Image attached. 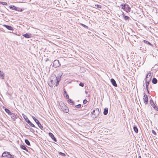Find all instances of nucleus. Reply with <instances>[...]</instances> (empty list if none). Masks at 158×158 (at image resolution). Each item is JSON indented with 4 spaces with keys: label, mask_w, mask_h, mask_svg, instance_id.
Returning <instances> with one entry per match:
<instances>
[{
    "label": "nucleus",
    "mask_w": 158,
    "mask_h": 158,
    "mask_svg": "<svg viewBox=\"0 0 158 158\" xmlns=\"http://www.w3.org/2000/svg\"><path fill=\"white\" fill-rule=\"evenodd\" d=\"M66 97L67 98H69V95L67 94H66Z\"/></svg>",
    "instance_id": "nucleus-40"
},
{
    "label": "nucleus",
    "mask_w": 158,
    "mask_h": 158,
    "mask_svg": "<svg viewBox=\"0 0 158 158\" xmlns=\"http://www.w3.org/2000/svg\"><path fill=\"white\" fill-rule=\"evenodd\" d=\"M131 8L128 5H126V8H125V11L127 12H129L130 11Z\"/></svg>",
    "instance_id": "nucleus-14"
},
{
    "label": "nucleus",
    "mask_w": 158,
    "mask_h": 158,
    "mask_svg": "<svg viewBox=\"0 0 158 158\" xmlns=\"http://www.w3.org/2000/svg\"><path fill=\"white\" fill-rule=\"evenodd\" d=\"M59 105L61 109L64 112L68 113L69 112V109L62 102H60Z\"/></svg>",
    "instance_id": "nucleus-1"
},
{
    "label": "nucleus",
    "mask_w": 158,
    "mask_h": 158,
    "mask_svg": "<svg viewBox=\"0 0 158 158\" xmlns=\"http://www.w3.org/2000/svg\"><path fill=\"white\" fill-rule=\"evenodd\" d=\"M152 132L155 135H156V132H155V131H154L153 130H152Z\"/></svg>",
    "instance_id": "nucleus-34"
},
{
    "label": "nucleus",
    "mask_w": 158,
    "mask_h": 158,
    "mask_svg": "<svg viewBox=\"0 0 158 158\" xmlns=\"http://www.w3.org/2000/svg\"><path fill=\"white\" fill-rule=\"evenodd\" d=\"M20 148L21 149L25 150L27 151H28V150L26 147L24 145H21L20 146Z\"/></svg>",
    "instance_id": "nucleus-20"
},
{
    "label": "nucleus",
    "mask_w": 158,
    "mask_h": 158,
    "mask_svg": "<svg viewBox=\"0 0 158 158\" xmlns=\"http://www.w3.org/2000/svg\"><path fill=\"white\" fill-rule=\"evenodd\" d=\"M143 100L145 104H147L148 102V97L147 95L144 94L143 96Z\"/></svg>",
    "instance_id": "nucleus-8"
},
{
    "label": "nucleus",
    "mask_w": 158,
    "mask_h": 158,
    "mask_svg": "<svg viewBox=\"0 0 158 158\" xmlns=\"http://www.w3.org/2000/svg\"><path fill=\"white\" fill-rule=\"evenodd\" d=\"M80 25L82 26L83 27H84L85 28H88V27L85 25H84V24H83L82 23H80Z\"/></svg>",
    "instance_id": "nucleus-25"
},
{
    "label": "nucleus",
    "mask_w": 158,
    "mask_h": 158,
    "mask_svg": "<svg viewBox=\"0 0 158 158\" xmlns=\"http://www.w3.org/2000/svg\"><path fill=\"white\" fill-rule=\"evenodd\" d=\"M71 104H72L73 105H75V103L73 101V102H72V103H71Z\"/></svg>",
    "instance_id": "nucleus-42"
},
{
    "label": "nucleus",
    "mask_w": 158,
    "mask_h": 158,
    "mask_svg": "<svg viewBox=\"0 0 158 158\" xmlns=\"http://www.w3.org/2000/svg\"><path fill=\"white\" fill-rule=\"evenodd\" d=\"M73 101H72V100L71 99H69L68 100V102L70 104H71V103H72V102H73Z\"/></svg>",
    "instance_id": "nucleus-31"
},
{
    "label": "nucleus",
    "mask_w": 158,
    "mask_h": 158,
    "mask_svg": "<svg viewBox=\"0 0 158 158\" xmlns=\"http://www.w3.org/2000/svg\"><path fill=\"white\" fill-rule=\"evenodd\" d=\"M3 26L5 27L6 28L11 31L13 30V29L12 27L10 26L7 25H3Z\"/></svg>",
    "instance_id": "nucleus-12"
},
{
    "label": "nucleus",
    "mask_w": 158,
    "mask_h": 158,
    "mask_svg": "<svg viewBox=\"0 0 158 158\" xmlns=\"http://www.w3.org/2000/svg\"><path fill=\"white\" fill-rule=\"evenodd\" d=\"M56 81V86H57L59 84V82H58L57 81Z\"/></svg>",
    "instance_id": "nucleus-38"
},
{
    "label": "nucleus",
    "mask_w": 158,
    "mask_h": 158,
    "mask_svg": "<svg viewBox=\"0 0 158 158\" xmlns=\"http://www.w3.org/2000/svg\"><path fill=\"white\" fill-rule=\"evenodd\" d=\"M99 114V110L98 109H96L95 110H94L91 113L92 117L95 118H96Z\"/></svg>",
    "instance_id": "nucleus-2"
},
{
    "label": "nucleus",
    "mask_w": 158,
    "mask_h": 158,
    "mask_svg": "<svg viewBox=\"0 0 158 158\" xmlns=\"http://www.w3.org/2000/svg\"><path fill=\"white\" fill-rule=\"evenodd\" d=\"M96 6L98 8H101V6L98 5H96Z\"/></svg>",
    "instance_id": "nucleus-39"
},
{
    "label": "nucleus",
    "mask_w": 158,
    "mask_h": 158,
    "mask_svg": "<svg viewBox=\"0 0 158 158\" xmlns=\"http://www.w3.org/2000/svg\"><path fill=\"white\" fill-rule=\"evenodd\" d=\"M33 129L30 128V131L32 132L33 131Z\"/></svg>",
    "instance_id": "nucleus-43"
},
{
    "label": "nucleus",
    "mask_w": 158,
    "mask_h": 158,
    "mask_svg": "<svg viewBox=\"0 0 158 158\" xmlns=\"http://www.w3.org/2000/svg\"><path fill=\"white\" fill-rule=\"evenodd\" d=\"M49 135L54 141L55 142H56L57 140L56 138L55 137L54 135L52 133H49Z\"/></svg>",
    "instance_id": "nucleus-10"
},
{
    "label": "nucleus",
    "mask_w": 158,
    "mask_h": 158,
    "mask_svg": "<svg viewBox=\"0 0 158 158\" xmlns=\"http://www.w3.org/2000/svg\"><path fill=\"white\" fill-rule=\"evenodd\" d=\"M111 82L112 83V85L114 87L117 86V85L116 83V81L114 79L112 78L111 79Z\"/></svg>",
    "instance_id": "nucleus-11"
},
{
    "label": "nucleus",
    "mask_w": 158,
    "mask_h": 158,
    "mask_svg": "<svg viewBox=\"0 0 158 158\" xmlns=\"http://www.w3.org/2000/svg\"><path fill=\"white\" fill-rule=\"evenodd\" d=\"M30 126L35 127V125L31 122H30Z\"/></svg>",
    "instance_id": "nucleus-35"
},
{
    "label": "nucleus",
    "mask_w": 158,
    "mask_h": 158,
    "mask_svg": "<svg viewBox=\"0 0 158 158\" xmlns=\"http://www.w3.org/2000/svg\"><path fill=\"white\" fill-rule=\"evenodd\" d=\"M81 104H79L76 105L75 107L77 108H80L81 107Z\"/></svg>",
    "instance_id": "nucleus-30"
},
{
    "label": "nucleus",
    "mask_w": 158,
    "mask_h": 158,
    "mask_svg": "<svg viewBox=\"0 0 158 158\" xmlns=\"http://www.w3.org/2000/svg\"><path fill=\"white\" fill-rule=\"evenodd\" d=\"M61 76V75H60L59 76H58V77H57L55 75H54L52 77H53V79H54L55 82L57 81L59 82L60 80Z\"/></svg>",
    "instance_id": "nucleus-6"
},
{
    "label": "nucleus",
    "mask_w": 158,
    "mask_h": 158,
    "mask_svg": "<svg viewBox=\"0 0 158 158\" xmlns=\"http://www.w3.org/2000/svg\"><path fill=\"white\" fill-rule=\"evenodd\" d=\"M14 8L13 9L14 10H17V8L16 7H15V6H10V9H12L13 8Z\"/></svg>",
    "instance_id": "nucleus-24"
},
{
    "label": "nucleus",
    "mask_w": 158,
    "mask_h": 158,
    "mask_svg": "<svg viewBox=\"0 0 158 158\" xmlns=\"http://www.w3.org/2000/svg\"><path fill=\"white\" fill-rule=\"evenodd\" d=\"M61 153L62 154V155H64V153H62L61 152Z\"/></svg>",
    "instance_id": "nucleus-47"
},
{
    "label": "nucleus",
    "mask_w": 158,
    "mask_h": 158,
    "mask_svg": "<svg viewBox=\"0 0 158 158\" xmlns=\"http://www.w3.org/2000/svg\"><path fill=\"white\" fill-rule=\"evenodd\" d=\"M60 65L59 61L58 60H55L53 62V66L55 68L58 67Z\"/></svg>",
    "instance_id": "nucleus-3"
},
{
    "label": "nucleus",
    "mask_w": 158,
    "mask_h": 158,
    "mask_svg": "<svg viewBox=\"0 0 158 158\" xmlns=\"http://www.w3.org/2000/svg\"><path fill=\"white\" fill-rule=\"evenodd\" d=\"M154 108L155 110H156L157 111H158V108L157 107V106H156V108L155 107Z\"/></svg>",
    "instance_id": "nucleus-41"
},
{
    "label": "nucleus",
    "mask_w": 158,
    "mask_h": 158,
    "mask_svg": "<svg viewBox=\"0 0 158 158\" xmlns=\"http://www.w3.org/2000/svg\"><path fill=\"white\" fill-rule=\"evenodd\" d=\"M25 142L26 143V144H27L28 145H30V142L27 139H25Z\"/></svg>",
    "instance_id": "nucleus-28"
},
{
    "label": "nucleus",
    "mask_w": 158,
    "mask_h": 158,
    "mask_svg": "<svg viewBox=\"0 0 158 158\" xmlns=\"http://www.w3.org/2000/svg\"><path fill=\"white\" fill-rule=\"evenodd\" d=\"M138 158H141V157L140 156H138Z\"/></svg>",
    "instance_id": "nucleus-46"
},
{
    "label": "nucleus",
    "mask_w": 158,
    "mask_h": 158,
    "mask_svg": "<svg viewBox=\"0 0 158 158\" xmlns=\"http://www.w3.org/2000/svg\"><path fill=\"white\" fill-rule=\"evenodd\" d=\"M0 3L2 4V5H6L7 4V3L6 2H0Z\"/></svg>",
    "instance_id": "nucleus-32"
},
{
    "label": "nucleus",
    "mask_w": 158,
    "mask_h": 158,
    "mask_svg": "<svg viewBox=\"0 0 158 158\" xmlns=\"http://www.w3.org/2000/svg\"><path fill=\"white\" fill-rule=\"evenodd\" d=\"M134 131L136 133L138 132V129L136 127H133Z\"/></svg>",
    "instance_id": "nucleus-22"
},
{
    "label": "nucleus",
    "mask_w": 158,
    "mask_h": 158,
    "mask_svg": "<svg viewBox=\"0 0 158 158\" xmlns=\"http://www.w3.org/2000/svg\"><path fill=\"white\" fill-rule=\"evenodd\" d=\"M120 6L122 9L125 11V8H126V5H125V4H122Z\"/></svg>",
    "instance_id": "nucleus-15"
},
{
    "label": "nucleus",
    "mask_w": 158,
    "mask_h": 158,
    "mask_svg": "<svg viewBox=\"0 0 158 158\" xmlns=\"http://www.w3.org/2000/svg\"><path fill=\"white\" fill-rule=\"evenodd\" d=\"M5 77V73L4 72L0 70V78L2 79H4Z\"/></svg>",
    "instance_id": "nucleus-9"
},
{
    "label": "nucleus",
    "mask_w": 158,
    "mask_h": 158,
    "mask_svg": "<svg viewBox=\"0 0 158 158\" xmlns=\"http://www.w3.org/2000/svg\"><path fill=\"white\" fill-rule=\"evenodd\" d=\"M22 115H23V117L24 118V119H25V121L27 122L29 124L30 123V121L29 120V119L27 117L23 114H22Z\"/></svg>",
    "instance_id": "nucleus-13"
},
{
    "label": "nucleus",
    "mask_w": 158,
    "mask_h": 158,
    "mask_svg": "<svg viewBox=\"0 0 158 158\" xmlns=\"http://www.w3.org/2000/svg\"><path fill=\"white\" fill-rule=\"evenodd\" d=\"M64 94H67V92L65 90L64 91Z\"/></svg>",
    "instance_id": "nucleus-45"
},
{
    "label": "nucleus",
    "mask_w": 158,
    "mask_h": 158,
    "mask_svg": "<svg viewBox=\"0 0 158 158\" xmlns=\"http://www.w3.org/2000/svg\"><path fill=\"white\" fill-rule=\"evenodd\" d=\"M2 156L3 157H7L9 158H11L12 156L9 152H5L3 153Z\"/></svg>",
    "instance_id": "nucleus-4"
},
{
    "label": "nucleus",
    "mask_w": 158,
    "mask_h": 158,
    "mask_svg": "<svg viewBox=\"0 0 158 158\" xmlns=\"http://www.w3.org/2000/svg\"><path fill=\"white\" fill-rule=\"evenodd\" d=\"M32 118L36 123L37 124L39 123V121L34 116H32Z\"/></svg>",
    "instance_id": "nucleus-19"
},
{
    "label": "nucleus",
    "mask_w": 158,
    "mask_h": 158,
    "mask_svg": "<svg viewBox=\"0 0 158 158\" xmlns=\"http://www.w3.org/2000/svg\"><path fill=\"white\" fill-rule=\"evenodd\" d=\"M157 80L155 78H153L152 80V82L153 84H156L157 83Z\"/></svg>",
    "instance_id": "nucleus-18"
},
{
    "label": "nucleus",
    "mask_w": 158,
    "mask_h": 158,
    "mask_svg": "<svg viewBox=\"0 0 158 158\" xmlns=\"http://www.w3.org/2000/svg\"><path fill=\"white\" fill-rule=\"evenodd\" d=\"M151 79V76L150 73H148L146 77V81L149 82Z\"/></svg>",
    "instance_id": "nucleus-7"
},
{
    "label": "nucleus",
    "mask_w": 158,
    "mask_h": 158,
    "mask_svg": "<svg viewBox=\"0 0 158 158\" xmlns=\"http://www.w3.org/2000/svg\"><path fill=\"white\" fill-rule=\"evenodd\" d=\"M87 102V101L85 99L84 100L83 102V103L84 104H86V103Z\"/></svg>",
    "instance_id": "nucleus-37"
},
{
    "label": "nucleus",
    "mask_w": 158,
    "mask_h": 158,
    "mask_svg": "<svg viewBox=\"0 0 158 158\" xmlns=\"http://www.w3.org/2000/svg\"><path fill=\"white\" fill-rule=\"evenodd\" d=\"M143 41L145 44H147L150 45L151 44V43L148 41L144 40Z\"/></svg>",
    "instance_id": "nucleus-26"
},
{
    "label": "nucleus",
    "mask_w": 158,
    "mask_h": 158,
    "mask_svg": "<svg viewBox=\"0 0 158 158\" xmlns=\"http://www.w3.org/2000/svg\"><path fill=\"white\" fill-rule=\"evenodd\" d=\"M39 126V127L42 130L43 129V127L41 125V124L39 123L37 124Z\"/></svg>",
    "instance_id": "nucleus-21"
},
{
    "label": "nucleus",
    "mask_w": 158,
    "mask_h": 158,
    "mask_svg": "<svg viewBox=\"0 0 158 158\" xmlns=\"http://www.w3.org/2000/svg\"><path fill=\"white\" fill-rule=\"evenodd\" d=\"M54 80L50 79L48 82V84L51 87H52L53 84L55 83V81L54 79H53Z\"/></svg>",
    "instance_id": "nucleus-5"
},
{
    "label": "nucleus",
    "mask_w": 158,
    "mask_h": 158,
    "mask_svg": "<svg viewBox=\"0 0 158 158\" xmlns=\"http://www.w3.org/2000/svg\"><path fill=\"white\" fill-rule=\"evenodd\" d=\"M151 106H152V107L154 108H156V106L155 105L153 101H152V104Z\"/></svg>",
    "instance_id": "nucleus-29"
},
{
    "label": "nucleus",
    "mask_w": 158,
    "mask_h": 158,
    "mask_svg": "<svg viewBox=\"0 0 158 158\" xmlns=\"http://www.w3.org/2000/svg\"><path fill=\"white\" fill-rule=\"evenodd\" d=\"M87 93L86 91H85V93Z\"/></svg>",
    "instance_id": "nucleus-48"
},
{
    "label": "nucleus",
    "mask_w": 158,
    "mask_h": 158,
    "mask_svg": "<svg viewBox=\"0 0 158 158\" xmlns=\"http://www.w3.org/2000/svg\"><path fill=\"white\" fill-rule=\"evenodd\" d=\"M23 36L26 38H29L30 37V35L27 34H26L23 35Z\"/></svg>",
    "instance_id": "nucleus-23"
},
{
    "label": "nucleus",
    "mask_w": 158,
    "mask_h": 158,
    "mask_svg": "<svg viewBox=\"0 0 158 158\" xmlns=\"http://www.w3.org/2000/svg\"><path fill=\"white\" fill-rule=\"evenodd\" d=\"M152 101H153L152 100H150V104H151V105H152Z\"/></svg>",
    "instance_id": "nucleus-44"
},
{
    "label": "nucleus",
    "mask_w": 158,
    "mask_h": 158,
    "mask_svg": "<svg viewBox=\"0 0 158 158\" xmlns=\"http://www.w3.org/2000/svg\"><path fill=\"white\" fill-rule=\"evenodd\" d=\"M124 18L126 20H127L129 19V17L127 16H124Z\"/></svg>",
    "instance_id": "nucleus-33"
},
{
    "label": "nucleus",
    "mask_w": 158,
    "mask_h": 158,
    "mask_svg": "<svg viewBox=\"0 0 158 158\" xmlns=\"http://www.w3.org/2000/svg\"><path fill=\"white\" fill-rule=\"evenodd\" d=\"M146 83L145 84L146 87L147 89H148V86L149 84V82H148L147 81H146Z\"/></svg>",
    "instance_id": "nucleus-27"
},
{
    "label": "nucleus",
    "mask_w": 158,
    "mask_h": 158,
    "mask_svg": "<svg viewBox=\"0 0 158 158\" xmlns=\"http://www.w3.org/2000/svg\"><path fill=\"white\" fill-rule=\"evenodd\" d=\"M79 85L80 86H81L82 87H83L84 86V84L83 83H80L79 84Z\"/></svg>",
    "instance_id": "nucleus-36"
},
{
    "label": "nucleus",
    "mask_w": 158,
    "mask_h": 158,
    "mask_svg": "<svg viewBox=\"0 0 158 158\" xmlns=\"http://www.w3.org/2000/svg\"><path fill=\"white\" fill-rule=\"evenodd\" d=\"M108 113V109L107 108H105L103 112V114L105 115H106Z\"/></svg>",
    "instance_id": "nucleus-17"
},
{
    "label": "nucleus",
    "mask_w": 158,
    "mask_h": 158,
    "mask_svg": "<svg viewBox=\"0 0 158 158\" xmlns=\"http://www.w3.org/2000/svg\"><path fill=\"white\" fill-rule=\"evenodd\" d=\"M5 110V111L8 113L9 115H11L12 114V113L10 112V110L6 108Z\"/></svg>",
    "instance_id": "nucleus-16"
}]
</instances>
